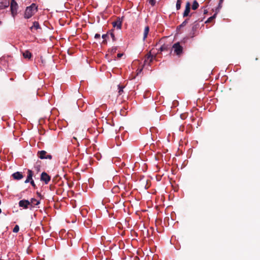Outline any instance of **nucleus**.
Listing matches in <instances>:
<instances>
[{
    "instance_id": "obj_24",
    "label": "nucleus",
    "mask_w": 260,
    "mask_h": 260,
    "mask_svg": "<svg viewBox=\"0 0 260 260\" xmlns=\"http://www.w3.org/2000/svg\"><path fill=\"white\" fill-rule=\"evenodd\" d=\"M149 1V3L152 5V6H154L155 4V2L154 0H148Z\"/></svg>"
},
{
    "instance_id": "obj_25",
    "label": "nucleus",
    "mask_w": 260,
    "mask_h": 260,
    "mask_svg": "<svg viewBox=\"0 0 260 260\" xmlns=\"http://www.w3.org/2000/svg\"><path fill=\"white\" fill-rule=\"evenodd\" d=\"M45 159H52V155H46V156H45Z\"/></svg>"
},
{
    "instance_id": "obj_20",
    "label": "nucleus",
    "mask_w": 260,
    "mask_h": 260,
    "mask_svg": "<svg viewBox=\"0 0 260 260\" xmlns=\"http://www.w3.org/2000/svg\"><path fill=\"white\" fill-rule=\"evenodd\" d=\"M19 230V227L18 225H16L13 230L14 233H17Z\"/></svg>"
},
{
    "instance_id": "obj_4",
    "label": "nucleus",
    "mask_w": 260,
    "mask_h": 260,
    "mask_svg": "<svg viewBox=\"0 0 260 260\" xmlns=\"http://www.w3.org/2000/svg\"><path fill=\"white\" fill-rule=\"evenodd\" d=\"M50 179V177L46 172H43L41 174V180L44 181L46 184L49 183Z\"/></svg>"
},
{
    "instance_id": "obj_3",
    "label": "nucleus",
    "mask_w": 260,
    "mask_h": 260,
    "mask_svg": "<svg viewBox=\"0 0 260 260\" xmlns=\"http://www.w3.org/2000/svg\"><path fill=\"white\" fill-rule=\"evenodd\" d=\"M18 5L15 0H12L11 2V10L13 17L17 14Z\"/></svg>"
},
{
    "instance_id": "obj_11",
    "label": "nucleus",
    "mask_w": 260,
    "mask_h": 260,
    "mask_svg": "<svg viewBox=\"0 0 260 260\" xmlns=\"http://www.w3.org/2000/svg\"><path fill=\"white\" fill-rule=\"evenodd\" d=\"M46 153L47 152L45 150H41L38 152V154L39 157L40 159H43L45 158V156H46Z\"/></svg>"
},
{
    "instance_id": "obj_33",
    "label": "nucleus",
    "mask_w": 260,
    "mask_h": 260,
    "mask_svg": "<svg viewBox=\"0 0 260 260\" xmlns=\"http://www.w3.org/2000/svg\"><path fill=\"white\" fill-rule=\"evenodd\" d=\"M207 13V10H204V13L206 14Z\"/></svg>"
},
{
    "instance_id": "obj_28",
    "label": "nucleus",
    "mask_w": 260,
    "mask_h": 260,
    "mask_svg": "<svg viewBox=\"0 0 260 260\" xmlns=\"http://www.w3.org/2000/svg\"><path fill=\"white\" fill-rule=\"evenodd\" d=\"M100 38V34H96L95 35V36H94V38L95 39H99Z\"/></svg>"
},
{
    "instance_id": "obj_34",
    "label": "nucleus",
    "mask_w": 260,
    "mask_h": 260,
    "mask_svg": "<svg viewBox=\"0 0 260 260\" xmlns=\"http://www.w3.org/2000/svg\"><path fill=\"white\" fill-rule=\"evenodd\" d=\"M2 212V210L0 208V213Z\"/></svg>"
},
{
    "instance_id": "obj_21",
    "label": "nucleus",
    "mask_w": 260,
    "mask_h": 260,
    "mask_svg": "<svg viewBox=\"0 0 260 260\" xmlns=\"http://www.w3.org/2000/svg\"><path fill=\"white\" fill-rule=\"evenodd\" d=\"M154 56L152 55L150 53L147 55V59H149L150 61H152V59L153 58Z\"/></svg>"
},
{
    "instance_id": "obj_32",
    "label": "nucleus",
    "mask_w": 260,
    "mask_h": 260,
    "mask_svg": "<svg viewBox=\"0 0 260 260\" xmlns=\"http://www.w3.org/2000/svg\"><path fill=\"white\" fill-rule=\"evenodd\" d=\"M106 37H107V35H103V36H102V38L103 39H105Z\"/></svg>"
},
{
    "instance_id": "obj_9",
    "label": "nucleus",
    "mask_w": 260,
    "mask_h": 260,
    "mask_svg": "<svg viewBox=\"0 0 260 260\" xmlns=\"http://www.w3.org/2000/svg\"><path fill=\"white\" fill-rule=\"evenodd\" d=\"M13 178L15 180H20L23 178L22 173L20 172H16L12 174Z\"/></svg>"
},
{
    "instance_id": "obj_23",
    "label": "nucleus",
    "mask_w": 260,
    "mask_h": 260,
    "mask_svg": "<svg viewBox=\"0 0 260 260\" xmlns=\"http://www.w3.org/2000/svg\"><path fill=\"white\" fill-rule=\"evenodd\" d=\"M222 1L223 0H220L219 4H218V6L217 7L218 8H219L220 9L222 7Z\"/></svg>"
},
{
    "instance_id": "obj_29",
    "label": "nucleus",
    "mask_w": 260,
    "mask_h": 260,
    "mask_svg": "<svg viewBox=\"0 0 260 260\" xmlns=\"http://www.w3.org/2000/svg\"><path fill=\"white\" fill-rule=\"evenodd\" d=\"M111 38H112L113 40H115V36L114 35L113 33H111Z\"/></svg>"
},
{
    "instance_id": "obj_1",
    "label": "nucleus",
    "mask_w": 260,
    "mask_h": 260,
    "mask_svg": "<svg viewBox=\"0 0 260 260\" xmlns=\"http://www.w3.org/2000/svg\"><path fill=\"white\" fill-rule=\"evenodd\" d=\"M37 8L35 4H32L29 7H27L25 11L24 17L26 19L30 18L37 11Z\"/></svg>"
},
{
    "instance_id": "obj_6",
    "label": "nucleus",
    "mask_w": 260,
    "mask_h": 260,
    "mask_svg": "<svg viewBox=\"0 0 260 260\" xmlns=\"http://www.w3.org/2000/svg\"><path fill=\"white\" fill-rule=\"evenodd\" d=\"M190 10V4L189 2H187L185 6V9L183 12V17H187L188 16Z\"/></svg>"
},
{
    "instance_id": "obj_12",
    "label": "nucleus",
    "mask_w": 260,
    "mask_h": 260,
    "mask_svg": "<svg viewBox=\"0 0 260 260\" xmlns=\"http://www.w3.org/2000/svg\"><path fill=\"white\" fill-rule=\"evenodd\" d=\"M23 56L25 58L30 59L31 57V53L28 50H25L22 53Z\"/></svg>"
},
{
    "instance_id": "obj_35",
    "label": "nucleus",
    "mask_w": 260,
    "mask_h": 260,
    "mask_svg": "<svg viewBox=\"0 0 260 260\" xmlns=\"http://www.w3.org/2000/svg\"><path fill=\"white\" fill-rule=\"evenodd\" d=\"M0 260H2V259H0Z\"/></svg>"
},
{
    "instance_id": "obj_26",
    "label": "nucleus",
    "mask_w": 260,
    "mask_h": 260,
    "mask_svg": "<svg viewBox=\"0 0 260 260\" xmlns=\"http://www.w3.org/2000/svg\"><path fill=\"white\" fill-rule=\"evenodd\" d=\"M29 182L30 183V184H31V185L33 186V187H35L36 186V184L34 182V180H31V181H29Z\"/></svg>"
},
{
    "instance_id": "obj_18",
    "label": "nucleus",
    "mask_w": 260,
    "mask_h": 260,
    "mask_svg": "<svg viewBox=\"0 0 260 260\" xmlns=\"http://www.w3.org/2000/svg\"><path fill=\"white\" fill-rule=\"evenodd\" d=\"M124 88V86L118 85V93L119 94H122V93L123 92V88Z\"/></svg>"
},
{
    "instance_id": "obj_10",
    "label": "nucleus",
    "mask_w": 260,
    "mask_h": 260,
    "mask_svg": "<svg viewBox=\"0 0 260 260\" xmlns=\"http://www.w3.org/2000/svg\"><path fill=\"white\" fill-rule=\"evenodd\" d=\"M9 5V2L7 0H0V9L8 7Z\"/></svg>"
},
{
    "instance_id": "obj_17",
    "label": "nucleus",
    "mask_w": 260,
    "mask_h": 260,
    "mask_svg": "<svg viewBox=\"0 0 260 260\" xmlns=\"http://www.w3.org/2000/svg\"><path fill=\"white\" fill-rule=\"evenodd\" d=\"M181 0H177L176 3V9L177 10H179L181 8Z\"/></svg>"
},
{
    "instance_id": "obj_31",
    "label": "nucleus",
    "mask_w": 260,
    "mask_h": 260,
    "mask_svg": "<svg viewBox=\"0 0 260 260\" xmlns=\"http://www.w3.org/2000/svg\"><path fill=\"white\" fill-rule=\"evenodd\" d=\"M165 49V46H161V47L160 48V51H162Z\"/></svg>"
},
{
    "instance_id": "obj_16",
    "label": "nucleus",
    "mask_w": 260,
    "mask_h": 260,
    "mask_svg": "<svg viewBox=\"0 0 260 260\" xmlns=\"http://www.w3.org/2000/svg\"><path fill=\"white\" fill-rule=\"evenodd\" d=\"M199 6V5L197 1L196 0H194L192 5V9L195 10L198 9Z\"/></svg>"
},
{
    "instance_id": "obj_8",
    "label": "nucleus",
    "mask_w": 260,
    "mask_h": 260,
    "mask_svg": "<svg viewBox=\"0 0 260 260\" xmlns=\"http://www.w3.org/2000/svg\"><path fill=\"white\" fill-rule=\"evenodd\" d=\"M112 24L114 27L118 29H120L121 28L122 21L120 19H118L116 21L113 22Z\"/></svg>"
},
{
    "instance_id": "obj_27",
    "label": "nucleus",
    "mask_w": 260,
    "mask_h": 260,
    "mask_svg": "<svg viewBox=\"0 0 260 260\" xmlns=\"http://www.w3.org/2000/svg\"><path fill=\"white\" fill-rule=\"evenodd\" d=\"M187 23V20H185L184 21H183V22H182V23L180 26H184V25H186V24Z\"/></svg>"
},
{
    "instance_id": "obj_2",
    "label": "nucleus",
    "mask_w": 260,
    "mask_h": 260,
    "mask_svg": "<svg viewBox=\"0 0 260 260\" xmlns=\"http://www.w3.org/2000/svg\"><path fill=\"white\" fill-rule=\"evenodd\" d=\"M173 49L174 50V53L177 55H180L183 51V48L180 45L179 43H176L173 45Z\"/></svg>"
},
{
    "instance_id": "obj_30",
    "label": "nucleus",
    "mask_w": 260,
    "mask_h": 260,
    "mask_svg": "<svg viewBox=\"0 0 260 260\" xmlns=\"http://www.w3.org/2000/svg\"><path fill=\"white\" fill-rule=\"evenodd\" d=\"M122 55H123V54H122V53H118V54H117V57H118V58H120V57H121Z\"/></svg>"
},
{
    "instance_id": "obj_13",
    "label": "nucleus",
    "mask_w": 260,
    "mask_h": 260,
    "mask_svg": "<svg viewBox=\"0 0 260 260\" xmlns=\"http://www.w3.org/2000/svg\"><path fill=\"white\" fill-rule=\"evenodd\" d=\"M149 31V27L148 26H146L145 27L144 34H143V40H145L146 39L147 35L148 34Z\"/></svg>"
},
{
    "instance_id": "obj_19",
    "label": "nucleus",
    "mask_w": 260,
    "mask_h": 260,
    "mask_svg": "<svg viewBox=\"0 0 260 260\" xmlns=\"http://www.w3.org/2000/svg\"><path fill=\"white\" fill-rule=\"evenodd\" d=\"M216 17V16L215 15H213L212 16L209 17L207 20L206 21V23H209V22H210L212 20H213L214 19H215Z\"/></svg>"
},
{
    "instance_id": "obj_15",
    "label": "nucleus",
    "mask_w": 260,
    "mask_h": 260,
    "mask_svg": "<svg viewBox=\"0 0 260 260\" xmlns=\"http://www.w3.org/2000/svg\"><path fill=\"white\" fill-rule=\"evenodd\" d=\"M40 28V25H39V23L37 21H35L34 22L33 25L30 27V29L32 30L34 28L36 29H38Z\"/></svg>"
},
{
    "instance_id": "obj_5",
    "label": "nucleus",
    "mask_w": 260,
    "mask_h": 260,
    "mask_svg": "<svg viewBox=\"0 0 260 260\" xmlns=\"http://www.w3.org/2000/svg\"><path fill=\"white\" fill-rule=\"evenodd\" d=\"M29 205H30V203L28 200H22L19 202V206L21 207H23L24 209L28 208Z\"/></svg>"
},
{
    "instance_id": "obj_7",
    "label": "nucleus",
    "mask_w": 260,
    "mask_h": 260,
    "mask_svg": "<svg viewBox=\"0 0 260 260\" xmlns=\"http://www.w3.org/2000/svg\"><path fill=\"white\" fill-rule=\"evenodd\" d=\"M33 172L31 170L28 169L27 171V178L25 180L24 182L25 183H27L29 182V181H31L32 179V176H33Z\"/></svg>"
},
{
    "instance_id": "obj_14",
    "label": "nucleus",
    "mask_w": 260,
    "mask_h": 260,
    "mask_svg": "<svg viewBox=\"0 0 260 260\" xmlns=\"http://www.w3.org/2000/svg\"><path fill=\"white\" fill-rule=\"evenodd\" d=\"M30 203L31 206H34L38 205L40 204V201L32 198L30 200Z\"/></svg>"
},
{
    "instance_id": "obj_22",
    "label": "nucleus",
    "mask_w": 260,
    "mask_h": 260,
    "mask_svg": "<svg viewBox=\"0 0 260 260\" xmlns=\"http://www.w3.org/2000/svg\"><path fill=\"white\" fill-rule=\"evenodd\" d=\"M220 10V9L219 8H218L217 7L215 10V14L214 15H215V16H216V15L219 13Z\"/></svg>"
}]
</instances>
